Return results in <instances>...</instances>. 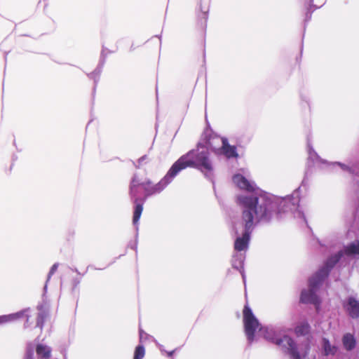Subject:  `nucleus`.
<instances>
[{
    "label": "nucleus",
    "instance_id": "25",
    "mask_svg": "<svg viewBox=\"0 0 359 359\" xmlns=\"http://www.w3.org/2000/svg\"><path fill=\"white\" fill-rule=\"evenodd\" d=\"M310 18H311V14L309 15V16H308V17L306 18V19L308 20V19H310Z\"/></svg>",
    "mask_w": 359,
    "mask_h": 359
},
{
    "label": "nucleus",
    "instance_id": "24",
    "mask_svg": "<svg viewBox=\"0 0 359 359\" xmlns=\"http://www.w3.org/2000/svg\"><path fill=\"white\" fill-rule=\"evenodd\" d=\"M39 318H41V320H43V316L42 315H39Z\"/></svg>",
    "mask_w": 359,
    "mask_h": 359
},
{
    "label": "nucleus",
    "instance_id": "15",
    "mask_svg": "<svg viewBox=\"0 0 359 359\" xmlns=\"http://www.w3.org/2000/svg\"><path fill=\"white\" fill-rule=\"evenodd\" d=\"M36 353L41 359H49L51 356V348L46 345L39 344L36 345Z\"/></svg>",
    "mask_w": 359,
    "mask_h": 359
},
{
    "label": "nucleus",
    "instance_id": "1",
    "mask_svg": "<svg viewBox=\"0 0 359 359\" xmlns=\"http://www.w3.org/2000/svg\"><path fill=\"white\" fill-rule=\"evenodd\" d=\"M237 203L242 208L241 219L236 226V233L241 230V236L234 242V249L241 252L248 248L250 235L256 224L261 222H269L271 219L274 204L269 201H259L255 196L241 195Z\"/></svg>",
    "mask_w": 359,
    "mask_h": 359
},
{
    "label": "nucleus",
    "instance_id": "18",
    "mask_svg": "<svg viewBox=\"0 0 359 359\" xmlns=\"http://www.w3.org/2000/svg\"><path fill=\"white\" fill-rule=\"evenodd\" d=\"M346 255H359V241H356L350 243L344 249Z\"/></svg>",
    "mask_w": 359,
    "mask_h": 359
},
{
    "label": "nucleus",
    "instance_id": "21",
    "mask_svg": "<svg viewBox=\"0 0 359 359\" xmlns=\"http://www.w3.org/2000/svg\"><path fill=\"white\" fill-rule=\"evenodd\" d=\"M57 267H58V264H54L52 266V267L50 268V271L48 273V280H49L50 278V277L54 274V273L57 271Z\"/></svg>",
    "mask_w": 359,
    "mask_h": 359
},
{
    "label": "nucleus",
    "instance_id": "11",
    "mask_svg": "<svg viewBox=\"0 0 359 359\" xmlns=\"http://www.w3.org/2000/svg\"><path fill=\"white\" fill-rule=\"evenodd\" d=\"M346 311L351 318H357L359 316V302L355 298L350 297L348 300Z\"/></svg>",
    "mask_w": 359,
    "mask_h": 359
},
{
    "label": "nucleus",
    "instance_id": "17",
    "mask_svg": "<svg viewBox=\"0 0 359 359\" xmlns=\"http://www.w3.org/2000/svg\"><path fill=\"white\" fill-rule=\"evenodd\" d=\"M343 344L348 351L352 350L355 346L354 337L351 334H346L343 337Z\"/></svg>",
    "mask_w": 359,
    "mask_h": 359
},
{
    "label": "nucleus",
    "instance_id": "9",
    "mask_svg": "<svg viewBox=\"0 0 359 359\" xmlns=\"http://www.w3.org/2000/svg\"><path fill=\"white\" fill-rule=\"evenodd\" d=\"M28 311L29 309H24L15 313L1 316L0 325L18 320L19 318H25L27 323L29 320V315L27 314Z\"/></svg>",
    "mask_w": 359,
    "mask_h": 359
},
{
    "label": "nucleus",
    "instance_id": "6",
    "mask_svg": "<svg viewBox=\"0 0 359 359\" xmlns=\"http://www.w3.org/2000/svg\"><path fill=\"white\" fill-rule=\"evenodd\" d=\"M322 283L323 280L313 276L309 279V289L308 290H304L301 293L300 302L304 304L311 303L318 306L320 301L316 295V291Z\"/></svg>",
    "mask_w": 359,
    "mask_h": 359
},
{
    "label": "nucleus",
    "instance_id": "10",
    "mask_svg": "<svg viewBox=\"0 0 359 359\" xmlns=\"http://www.w3.org/2000/svg\"><path fill=\"white\" fill-rule=\"evenodd\" d=\"M233 182L241 189H244L248 192L254 191V187L251 185L250 182L241 174L233 175Z\"/></svg>",
    "mask_w": 359,
    "mask_h": 359
},
{
    "label": "nucleus",
    "instance_id": "19",
    "mask_svg": "<svg viewBox=\"0 0 359 359\" xmlns=\"http://www.w3.org/2000/svg\"><path fill=\"white\" fill-rule=\"evenodd\" d=\"M145 355V348L144 346L140 344L136 346L133 359H142Z\"/></svg>",
    "mask_w": 359,
    "mask_h": 359
},
{
    "label": "nucleus",
    "instance_id": "8",
    "mask_svg": "<svg viewBox=\"0 0 359 359\" xmlns=\"http://www.w3.org/2000/svg\"><path fill=\"white\" fill-rule=\"evenodd\" d=\"M342 255L343 252L340 251L337 254L329 257L324 266H323L314 276L323 281L328 276L330 270L340 260Z\"/></svg>",
    "mask_w": 359,
    "mask_h": 359
},
{
    "label": "nucleus",
    "instance_id": "5",
    "mask_svg": "<svg viewBox=\"0 0 359 359\" xmlns=\"http://www.w3.org/2000/svg\"><path fill=\"white\" fill-rule=\"evenodd\" d=\"M243 316L245 332L248 341L251 343L254 340L257 329L259 327V323L247 304L244 306Z\"/></svg>",
    "mask_w": 359,
    "mask_h": 359
},
{
    "label": "nucleus",
    "instance_id": "7",
    "mask_svg": "<svg viewBox=\"0 0 359 359\" xmlns=\"http://www.w3.org/2000/svg\"><path fill=\"white\" fill-rule=\"evenodd\" d=\"M264 337L275 344L285 348L292 359H302L297 344L290 337L285 335L282 338H276L265 335Z\"/></svg>",
    "mask_w": 359,
    "mask_h": 359
},
{
    "label": "nucleus",
    "instance_id": "12",
    "mask_svg": "<svg viewBox=\"0 0 359 359\" xmlns=\"http://www.w3.org/2000/svg\"><path fill=\"white\" fill-rule=\"evenodd\" d=\"M222 149L226 157L228 158L238 157L236 147L229 145L226 138H222Z\"/></svg>",
    "mask_w": 359,
    "mask_h": 359
},
{
    "label": "nucleus",
    "instance_id": "3",
    "mask_svg": "<svg viewBox=\"0 0 359 359\" xmlns=\"http://www.w3.org/2000/svg\"><path fill=\"white\" fill-rule=\"evenodd\" d=\"M142 189L140 182L137 180V177H133L130 185V195L135 205L133 217V222L134 224H137L140 219L143 211V205L146 200L144 196L143 198H140Z\"/></svg>",
    "mask_w": 359,
    "mask_h": 359
},
{
    "label": "nucleus",
    "instance_id": "4",
    "mask_svg": "<svg viewBox=\"0 0 359 359\" xmlns=\"http://www.w3.org/2000/svg\"><path fill=\"white\" fill-rule=\"evenodd\" d=\"M175 177L174 175L170 174V170L167 174L157 184H153L150 180L140 182V186L144 191L145 199L151 195L161 193Z\"/></svg>",
    "mask_w": 359,
    "mask_h": 359
},
{
    "label": "nucleus",
    "instance_id": "14",
    "mask_svg": "<svg viewBox=\"0 0 359 359\" xmlns=\"http://www.w3.org/2000/svg\"><path fill=\"white\" fill-rule=\"evenodd\" d=\"M311 327L308 322L302 321L298 323L294 330L297 337L306 336L310 333Z\"/></svg>",
    "mask_w": 359,
    "mask_h": 359
},
{
    "label": "nucleus",
    "instance_id": "23",
    "mask_svg": "<svg viewBox=\"0 0 359 359\" xmlns=\"http://www.w3.org/2000/svg\"><path fill=\"white\" fill-rule=\"evenodd\" d=\"M175 351H167L166 353H167V355L169 356V357H171L173 353H174Z\"/></svg>",
    "mask_w": 359,
    "mask_h": 359
},
{
    "label": "nucleus",
    "instance_id": "20",
    "mask_svg": "<svg viewBox=\"0 0 359 359\" xmlns=\"http://www.w3.org/2000/svg\"><path fill=\"white\" fill-rule=\"evenodd\" d=\"M139 333L140 342H142L144 340H147L148 339L149 335L140 327L139 329Z\"/></svg>",
    "mask_w": 359,
    "mask_h": 359
},
{
    "label": "nucleus",
    "instance_id": "16",
    "mask_svg": "<svg viewBox=\"0 0 359 359\" xmlns=\"http://www.w3.org/2000/svg\"><path fill=\"white\" fill-rule=\"evenodd\" d=\"M323 349L325 355H334L337 352V348L335 346H332L329 340L326 338L323 339Z\"/></svg>",
    "mask_w": 359,
    "mask_h": 359
},
{
    "label": "nucleus",
    "instance_id": "2",
    "mask_svg": "<svg viewBox=\"0 0 359 359\" xmlns=\"http://www.w3.org/2000/svg\"><path fill=\"white\" fill-rule=\"evenodd\" d=\"M187 168H194L201 171L208 178L213 176L214 167L208 149L197 147L179 158L170 168V174L175 177Z\"/></svg>",
    "mask_w": 359,
    "mask_h": 359
},
{
    "label": "nucleus",
    "instance_id": "22",
    "mask_svg": "<svg viewBox=\"0 0 359 359\" xmlns=\"http://www.w3.org/2000/svg\"><path fill=\"white\" fill-rule=\"evenodd\" d=\"M309 350V346L307 344L306 346V351H305L304 353L303 354L304 358H305L306 356V355L308 354Z\"/></svg>",
    "mask_w": 359,
    "mask_h": 359
},
{
    "label": "nucleus",
    "instance_id": "13",
    "mask_svg": "<svg viewBox=\"0 0 359 359\" xmlns=\"http://www.w3.org/2000/svg\"><path fill=\"white\" fill-rule=\"evenodd\" d=\"M209 11V1L208 0H201L200 1V11L198 14V20L206 24L208 20V13Z\"/></svg>",
    "mask_w": 359,
    "mask_h": 359
}]
</instances>
